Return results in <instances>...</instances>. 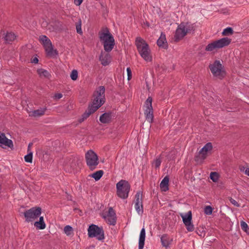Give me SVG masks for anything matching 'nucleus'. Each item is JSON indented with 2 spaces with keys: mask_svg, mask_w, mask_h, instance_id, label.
I'll list each match as a JSON object with an SVG mask.
<instances>
[{
  "mask_svg": "<svg viewBox=\"0 0 249 249\" xmlns=\"http://www.w3.org/2000/svg\"><path fill=\"white\" fill-rule=\"evenodd\" d=\"M117 195L122 198L128 197L130 189V185L127 181L122 179L116 184Z\"/></svg>",
  "mask_w": 249,
  "mask_h": 249,
  "instance_id": "423d86ee",
  "label": "nucleus"
},
{
  "mask_svg": "<svg viewBox=\"0 0 249 249\" xmlns=\"http://www.w3.org/2000/svg\"><path fill=\"white\" fill-rule=\"evenodd\" d=\"M39 39L43 43L44 46H46L49 43H52L51 40L46 36H40Z\"/></svg>",
  "mask_w": 249,
  "mask_h": 249,
  "instance_id": "cd10ccee",
  "label": "nucleus"
},
{
  "mask_svg": "<svg viewBox=\"0 0 249 249\" xmlns=\"http://www.w3.org/2000/svg\"><path fill=\"white\" fill-rule=\"evenodd\" d=\"M70 77L72 80H76L78 78V71L76 70H73L71 73Z\"/></svg>",
  "mask_w": 249,
  "mask_h": 249,
  "instance_id": "f704fd0d",
  "label": "nucleus"
},
{
  "mask_svg": "<svg viewBox=\"0 0 249 249\" xmlns=\"http://www.w3.org/2000/svg\"><path fill=\"white\" fill-rule=\"evenodd\" d=\"M85 160L88 168L91 171L95 170L99 163L98 156L92 150L88 151L86 153Z\"/></svg>",
  "mask_w": 249,
  "mask_h": 249,
  "instance_id": "0eeeda50",
  "label": "nucleus"
},
{
  "mask_svg": "<svg viewBox=\"0 0 249 249\" xmlns=\"http://www.w3.org/2000/svg\"><path fill=\"white\" fill-rule=\"evenodd\" d=\"M100 39L103 41L104 48L105 51L109 53L113 49L115 45V40L113 36L108 29L105 32L100 35Z\"/></svg>",
  "mask_w": 249,
  "mask_h": 249,
  "instance_id": "7ed1b4c3",
  "label": "nucleus"
},
{
  "mask_svg": "<svg viewBox=\"0 0 249 249\" xmlns=\"http://www.w3.org/2000/svg\"><path fill=\"white\" fill-rule=\"evenodd\" d=\"M82 21L81 19H79L78 22L76 23V29L78 34L82 35L83 32L81 29Z\"/></svg>",
  "mask_w": 249,
  "mask_h": 249,
  "instance_id": "473e14b6",
  "label": "nucleus"
},
{
  "mask_svg": "<svg viewBox=\"0 0 249 249\" xmlns=\"http://www.w3.org/2000/svg\"><path fill=\"white\" fill-rule=\"evenodd\" d=\"M135 45L141 57L146 61H151L152 56L148 44L141 37H137L135 40Z\"/></svg>",
  "mask_w": 249,
  "mask_h": 249,
  "instance_id": "f03ea898",
  "label": "nucleus"
},
{
  "mask_svg": "<svg viewBox=\"0 0 249 249\" xmlns=\"http://www.w3.org/2000/svg\"><path fill=\"white\" fill-rule=\"evenodd\" d=\"M196 232L198 235L202 236V237H204L205 235V233L204 232V231L203 230V228H201L200 229H199V228H197L196 230Z\"/></svg>",
  "mask_w": 249,
  "mask_h": 249,
  "instance_id": "ea45409f",
  "label": "nucleus"
},
{
  "mask_svg": "<svg viewBox=\"0 0 249 249\" xmlns=\"http://www.w3.org/2000/svg\"><path fill=\"white\" fill-rule=\"evenodd\" d=\"M126 71L127 73V79L128 80H130L132 78V72L130 68H127L126 69Z\"/></svg>",
  "mask_w": 249,
  "mask_h": 249,
  "instance_id": "37998d69",
  "label": "nucleus"
},
{
  "mask_svg": "<svg viewBox=\"0 0 249 249\" xmlns=\"http://www.w3.org/2000/svg\"><path fill=\"white\" fill-rule=\"evenodd\" d=\"M169 178L166 176L161 181L160 187L162 191H166L168 190Z\"/></svg>",
  "mask_w": 249,
  "mask_h": 249,
  "instance_id": "b1692460",
  "label": "nucleus"
},
{
  "mask_svg": "<svg viewBox=\"0 0 249 249\" xmlns=\"http://www.w3.org/2000/svg\"><path fill=\"white\" fill-rule=\"evenodd\" d=\"M135 198L134 203L135 210L139 214H142L143 213L142 192L141 191L137 192L135 195Z\"/></svg>",
  "mask_w": 249,
  "mask_h": 249,
  "instance_id": "f8f14e48",
  "label": "nucleus"
},
{
  "mask_svg": "<svg viewBox=\"0 0 249 249\" xmlns=\"http://www.w3.org/2000/svg\"><path fill=\"white\" fill-rule=\"evenodd\" d=\"M192 212L191 211L188 212V223L192 222Z\"/></svg>",
  "mask_w": 249,
  "mask_h": 249,
  "instance_id": "49530a36",
  "label": "nucleus"
},
{
  "mask_svg": "<svg viewBox=\"0 0 249 249\" xmlns=\"http://www.w3.org/2000/svg\"><path fill=\"white\" fill-rule=\"evenodd\" d=\"M145 238V230L144 228L141 231L139 240V249H143L144 245Z\"/></svg>",
  "mask_w": 249,
  "mask_h": 249,
  "instance_id": "6ab92c4d",
  "label": "nucleus"
},
{
  "mask_svg": "<svg viewBox=\"0 0 249 249\" xmlns=\"http://www.w3.org/2000/svg\"><path fill=\"white\" fill-rule=\"evenodd\" d=\"M180 216L182 218L184 224L187 226V213H181Z\"/></svg>",
  "mask_w": 249,
  "mask_h": 249,
  "instance_id": "c03bdc74",
  "label": "nucleus"
},
{
  "mask_svg": "<svg viewBox=\"0 0 249 249\" xmlns=\"http://www.w3.org/2000/svg\"><path fill=\"white\" fill-rule=\"evenodd\" d=\"M41 213V209L39 207H35L25 211L23 213V215L25 218V221L30 222L38 217Z\"/></svg>",
  "mask_w": 249,
  "mask_h": 249,
  "instance_id": "1a4fd4ad",
  "label": "nucleus"
},
{
  "mask_svg": "<svg viewBox=\"0 0 249 249\" xmlns=\"http://www.w3.org/2000/svg\"><path fill=\"white\" fill-rule=\"evenodd\" d=\"M46 110V107H42L36 110H33L29 113V116L34 117H39L43 116L45 114Z\"/></svg>",
  "mask_w": 249,
  "mask_h": 249,
  "instance_id": "a211bd4d",
  "label": "nucleus"
},
{
  "mask_svg": "<svg viewBox=\"0 0 249 249\" xmlns=\"http://www.w3.org/2000/svg\"><path fill=\"white\" fill-rule=\"evenodd\" d=\"M241 227L243 231L247 232L249 229L248 224L244 221H242L241 222Z\"/></svg>",
  "mask_w": 249,
  "mask_h": 249,
  "instance_id": "58836bf2",
  "label": "nucleus"
},
{
  "mask_svg": "<svg viewBox=\"0 0 249 249\" xmlns=\"http://www.w3.org/2000/svg\"><path fill=\"white\" fill-rule=\"evenodd\" d=\"M157 45L160 48L167 49L168 47L165 34L161 32L160 36L157 41Z\"/></svg>",
  "mask_w": 249,
  "mask_h": 249,
  "instance_id": "2eb2a0df",
  "label": "nucleus"
},
{
  "mask_svg": "<svg viewBox=\"0 0 249 249\" xmlns=\"http://www.w3.org/2000/svg\"><path fill=\"white\" fill-rule=\"evenodd\" d=\"M88 231L89 237H96L100 241L103 240L105 238L104 231L102 227L92 224L89 227Z\"/></svg>",
  "mask_w": 249,
  "mask_h": 249,
  "instance_id": "6e6552de",
  "label": "nucleus"
},
{
  "mask_svg": "<svg viewBox=\"0 0 249 249\" xmlns=\"http://www.w3.org/2000/svg\"><path fill=\"white\" fill-rule=\"evenodd\" d=\"M175 152H171L170 154L167 155V158L170 160H173L175 157Z\"/></svg>",
  "mask_w": 249,
  "mask_h": 249,
  "instance_id": "a18cd8bd",
  "label": "nucleus"
},
{
  "mask_svg": "<svg viewBox=\"0 0 249 249\" xmlns=\"http://www.w3.org/2000/svg\"><path fill=\"white\" fill-rule=\"evenodd\" d=\"M196 28V25L191 24L188 25V34H193Z\"/></svg>",
  "mask_w": 249,
  "mask_h": 249,
  "instance_id": "7c9ffc66",
  "label": "nucleus"
},
{
  "mask_svg": "<svg viewBox=\"0 0 249 249\" xmlns=\"http://www.w3.org/2000/svg\"><path fill=\"white\" fill-rule=\"evenodd\" d=\"M0 146L1 147L5 146L11 148L13 146V142L6 138L4 133H1L0 134Z\"/></svg>",
  "mask_w": 249,
  "mask_h": 249,
  "instance_id": "4468645a",
  "label": "nucleus"
},
{
  "mask_svg": "<svg viewBox=\"0 0 249 249\" xmlns=\"http://www.w3.org/2000/svg\"><path fill=\"white\" fill-rule=\"evenodd\" d=\"M161 160L160 157L157 158L153 162V165L156 168H159L161 164Z\"/></svg>",
  "mask_w": 249,
  "mask_h": 249,
  "instance_id": "c9c22d12",
  "label": "nucleus"
},
{
  "mask_svg": "<svg viewBox=\"0 0 249 249\" xmlns=\"http://www.w3.org/2000/svg\"><path fill=\"white\" fill-rule=\"evenodd\" d=\"M38 62V59L37 57H35L33 59H32L31 62L33 63L36 64Z\"/></svg>",
  "mask_w": 249,
  "mask_h": 249,
  "instance_id": "8fccbe9b",
  "label": "nucleus"
},
{
  "mask_svg": "<svg viewBox=\"0 0 249 249\" xmlns=\"http://www.w3.org/2000/svg\"><path fill=\"white\" fill-rule=\"evenodd\" d=\"M99 60L101 62V64L104 66L108 65L111 61V56L110 55L107 53H103L100 55Z\"/></svg>",
  "mask_w": 249,
  "mask_h": 249,
  "instance_id": "dca6fc26",
  "label": "nucleus"
},
{
  "mask_svg": "<svg viewBox=\"0 0 249 249\" xmlns=\"http://www.w3.org/2000/svg\"><path fill=\"white\" fill-rule=\"evenodd\" d=\"M229 200L230 202L233 204L234 206L239 207H240V204L234 199L232 198L231 197H230L229 199Z\"/></svg>",
  "mask_w": 249,
  "mask_h": 249,
  "instance_id": "a19ab883",
  "label": "nucleus"
},
{
  "mask_svg": "<svg viewBox=\"0 0 249 249\" xmlns=\"http://www.w3.org/2000/svg\"><path fill=\"white\" fill-rule=\"evenodd\" d=\"M38 74L41 78H46L49 79L51 77L50 72L43 69H39L37 70Z\"/></svg>",
  "mask_w": 249,
  "mask_h": 249,
  "instance_id": "4be33fe9",
  "label": "nucleus"
},
{
  "mask_svg": "<svg viewBox=\"0 0 249 249\" xmlns=\"http://www.w3.org/2000/svg\"><path fill=\"white\" fill-rule=\"evenodd\" d=\"M185 23H181L178 25L174 35V40L177 42L180 40L187 34Z\"/></svg>",
  "mask_w": 249,
  "mask_h": 249,
  "instance_id": "ddd939ff",
  "label": "nucleus"
},
{
  "mask_svg": "<svg viewBox=\"0 0 249 249\" xmlns=\"http://www.w3.org/2000/svg\"><path fill=\"white\" fill-rule=\"evenodd\" d=\"M245 174H246L247 175L249 176V168H246V169L245 171Z\"/></svg>",
  "mask_w": 249,
  "mask_h": 249,
  "instance_id": "603ef678",
  "label": "nucleus"
},
{
  "mask_svg": "<svg viewBox=\"0 0 249 249\" xmlns=\"http://www.w3.org/2000/svg\"><path fill=\"white\" fill-rule=\"evenodd\" d=\"M231 39L228 37H223L220 39L215 40L208 44L205 51L212 52L228 46L231 42Z\"/></svg>",
  "mask_w": 249,
  "mask_h": 249,
  "instance_id": "20e7f679",
  "label": "nucleus"
},
{
  "mask_svg": "<svg viewBox=\"0 0 249 249\" xmlns=\"http://www.w3.org/2000/svg\"><path fill=\"white\" fill-rule=\"evenodd\" d=\"M152 98L148 97L145 102V109L144 110V115L146 120L149 123H152L153 120V111L152 106Z\"/></svg>",
  "mask_w": 249,
  "mask_h": 249,
  "instance_id": "9b49d317",
  "label": "nucleus"
},
{
  "mask_svg": "<svg viewBox=\"0 0 249 249\" xmlns=\"http://www.w3.org/2000/svg\"><path fill=\"white\" fill-rule=\"evenodd\" d=\"M213 147L211 142L207 143L199 151L198 155L196 157V160L198 162H202L211 153Z\"/></svg>",
  "mask_w": 249,
  "mask_h": 249,
  "instance_id": "9d476101",
  "label": "nucleus"
},
{
  "mask_svg": "<svg viewBox=\"0 0 249 249\" xmlns=\"http://www.w3.org/2000/svg\"><path fill=\"white\" fill-rule=\"evenodd\" d=\"M16 36L14 33H7L4 37L5 40L8 42L10 43L15 40Z\"/></svg>",
  "mask_w": 249,
  "mask_h": 249,
  "instance_id": "bb28decb",
  "label": "nucleus"
},
{
  "mask_svg": "<svg viewBox=\"0 0 249 249\" xmlns=\"http://www.w3.org/2000/svg\"><path fill=\"white\" fill-rule=\"evenodd\" d=\"M162 245L165 247H168L170 244L172 240L170 239L167 234H163L160 238Z\"/></svg>",
  "mask_w": 249,
  "mask_h": 249,
  "instance_id": "412c9836",
  "label": "nucleus"
},
{
  "mask_svg": "<svg viewBox=\"0 0 249 249\" xmlns=\"http://www.w3.org/2000/svg\"><path fill=\"white\" fill-rule=\"evenodd\" d=\"M233 33V31L232 28L227 27L225 29L222 33V35L224 36H227L231 35Z\"/></svg>",
  "mask_w": 249,
  "mask_h": 249,
  "instance_id": "c85d7f7f",
  "label": "nucleus"
},
{
  "mask_svg": "<svg viewBox=\"0 0 249 249\" xmlns=\"http://www.w3.org/2000/svg\"><path fill=\"white\" fill-rule=\"evenodd\" d=\"M210 178L213 182H217L218 180L219 176V174L215 172H211L210 175Z\"/></svg>",
  "mask_w": 249,
  "mask_h": 249,
  "instance_id": "2f4dec72",
  "label": "nucleus"
},
{
  "mask_svg": "<svg viewBox=\"0 0 249 249\" xmlns=\"http://www.w3.org/2000/svg\"><path fill=\"white\" fill-rule=\"evenodd\" d=\"M103 218L107 221L108 224L114 225L116 222V217L103 215Z\"/></svg>",
  "mask_w": 249,
  "mask_h": 249,
  "instance_id": "a878e982",
  "label": "nucleus"
},
{
  "mask_svg": "<svg viewBox=\"0 0 249 249\" xmlns=\"http://www.w3.org/2000/svg\"><path fill=\"white\" fill-rule=\"evenodd\" d=\"M32 145H33V143L30 142V143H29L28 146V149H27L28 152H29L30 151H31V146Z\"/></svg>",
  "mask_w": 249,
  "mask_h": 249,
  "instance_id": "3c124183",
  "label": "nucleus"
},
{
  "mask_svg": "<svg viewBox=\"0 0 249 249\" xmlns=\"http://www.w3.org/2000/svg\"><path fill=\"white\" fill-rule=\"evenodd\" d=\"M25 161L27 162L32 163L33 160V153L32 151L28 152L24 157Z\"/></svg>",
  "mask_w": 249,
  "mask_h": 249,
  "instance_id": "72a5a7b5",
  "label": "nucleus"
},
{
  "mask_svg": "<svg viewBox=\"0 0 249 249\" xmlns=\"http://www.w3.org/2000/svg\"><path fill=\"white\" fill-rule=\"evenodd\" d=\"M103 174L104 171L103 170H99L89 175V176L94 178L96 181H97L101 178Z\"/></svg>",
  "mask_w": 249,
  "mask_h": 249,
  "instance_id": "393cba45",
  "label": "nucleus"
},
{
  "mask_svg": "<svg viewBox=\"0 0 249 249\" xmlns=\"http://www.w3.org/2000/svg\"><path fill=\"white\" fill-rule=\"evenodd\" d=\"M64 231L67 235L70 236L73 232V229L71 226L67 225L64 227Z\"/></svg>",
  "mask_w": 249,
  "mask_h": 249,
  "instance_id": "c756f323",
  "label": "nucleus"
},
{
  "mask_svg": "<svg viewBox=\"0 0 249 249\" xmlns=\"http://www.w3.org/2000/svg\"><path fill=\"white\" fill-rule=\"evenodd\" d=\"M195 229L194 226L192 224V222L188 223V231H192Z\"/></svg>",
  "mask_w": 249,
  "mask_h": 249,
  "instance_id": "79ce46f5",
  "label": "nucleus"
},
{
  "mask_svg": "<svg viewBox=\"0 0 249 249\" xmlns=\"http://www.w3.org/2000/svg\"><path fill=\"white\" fill-rule=\"evenodd\" d=\"M44 48L47 55L52 57L58 54V52L56 50L53 49L52 43L48 44Z\"/></svg>",
  "mask_w": 249,
  "mask_h": 249,
  "instance_id": "f3484780",
  "label": "nucleus"
},
{
  "mask_svg": "<svg viewBox=\"0 0 249 249\" xmlns=\"http://www.w3.org/2000/svg\"><path fill=\"white\" fill-rule=\"evenodd\" d=\"M39 217V221L35 222L34 223V226L38 229L43 230L46 228V224L44 221V218L43 216Z\"/></svg>",
  "mask_w": 249,
  "mask_h": 249,
  "instance_id": "5701e85b",
  "label": "nucleus"
},
{
  "mask_svg": "<svg viewBox=\"0 0 249 249\" xmlns=\"http://www.w3.org/2000/svg\"><path fill=\"white\" fill-rule=\"evenodd\" d=\"M111 113L110 112H105L100 117V121L103 124H107L111 122Z\"/></svg>",
  "mask_w": 249,
  "mask_h": 249,
  "instance_id": "aec40b11",
  "label": "nucleus"
},
{
  "mask_svg": "<svg viewBox=\"0 0 249 249\" xmlns=\"http://www.w3.org/2000/svg\"><path fill=\"white\" fill-rule=\"evenodd\" d=\"M83 0H74V3L76 6H79L83 2Z\"/></svg>",
  "mask_w": 249,
  "mask_h": 249,
  "instance_id": "de8ad7c7",
  "label": "nucleus"
},
{
  "mask_svg": "<svg viewBox=\"0 0 249 249\" xmlns=\"http://www.w3.org/2000/svg\"><path fill=\"white\" fill-rule=\"evenodd\" d=\"M209 68L214 77L220 79H222L225 77L226 72L223 66L219 60H215L213 63L209 65Z\"/></svg>",
  "mask_w": 249,
  "mask_h": 249,
  "instance_id": "39448f33",
  "label": "nucleus"
},
{
  "mask_svg": "<svg viewBox=\"0 0 249 249\" xmlns=\"http://www.w3.org/2000/svg\"><path fill=\"white\" fill-rule=\"evenodd\" d=\"M105 216L116 217V213L112 208L110 207L109 208L107 213L105 214Z\"/></svg>",
  "mask_w": 249,
  "mask_h": 249,
  "instance_id": "e433bc0d",
  "label": "nucleus"
},
{
  "mask_svg": "<svg viewBox=\"0 0 249 249\" xmlns=\"http://www.w3.org/2000/svg\"><path fill=\"white\" fill-rule=\"evenodd\" d=\"M213 208L210 206H207L204 209V213L205 214L210 215L212 213Z\"/></svg>",
  "mask_w": 249,
  "mask_h": 249,
  "instance_id": "4c0bfd02",
  "label": "nucleus"
},
{
  "mask_svg": "<svg viewBox=\"0 0 249 249\" xmlns=\"http://www.w3.org/2000/svg\"><path fill=\"white\" fill-rule=\"evenodd\" d=\"M54 97L55 99H59L62 97L61 93H56L54 95Z\"/></svg>",
  "mask_w": 249,
  "mask_h": 249,
  "instance_id": "09e8293b",
  "label": "nucleus"
},
{
  "mask_svg": "<svg viewBox=\"0 0 249 249\" xmlns=\"http://www.w3.org/2000/svg\"><path fill=\"white\" fill-rule=\"evenodd\" d=\"M240 171H242V172H245V170L246 169V168H245V167L244 166H242L240 168Z\"/></svg>",
  "mask_w": 249,
  "mask_h": 249,
  "instance_id": "864d4df0",
  "label": "nucleus"
},
{
  "mask_svg": "<svg viewBox=\"0 0 249 249\" xmlns=\"http://www.w3.org/2000/svg\"><path fill=\"white\" fill-rule=\"evenodd\" d=\"M105 88L104 86H100L96 89L93 93L91 103L89 105L87 110L83 114L81 118L79 120L80 123H82L87 119L105 103Z\"/></svg>",
  "mask_w": 249,
  "mask_h": 249,
  "instance_id": "f257e3e1",
  "label": "nucleus"
}]
</instances>
